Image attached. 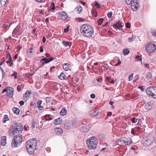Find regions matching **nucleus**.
<instances>
[{"mask_svg":"<svg viewBox=\"0 0 156 156\" xmlns=\"http://www.w3.org/2000/svg\"><path fill=\"white\" fill-rule=\"evenodd\" d=\"M36 124V122L35 121H33L32 122V127L34 128Z\"/></svg>","mask_w":156,"mask_h":156,"instance_id":"52","label":"nucleus"},{"mask_svg":"<svg viewBox=\"0 0 156 156\" xmlns=\"http://www.w3.org/2000/svg\"><path fill=\"white\" fill-rule=\"evenodd\" d=\"M72 126V128H75L77 125V124L75 121H73L71 123Z\"/></svg>","mask_w":156,"mask_h":156,"instance_id":"33","label":"nucleus"},{"mask_svg":"<svg viewBox=\"0 0 156 156\" xmlns=\"http://www.w3.org/2000/svg\"><path fill=\"white\" fill-rule=\"evenodd\" d=\"M131 8L134 11H136L139 6V2L138 0H132L130 2Z\"/></svg>","mask_w":156,"mask_h":156,"instance_id":"8","label":"nucleus"},{"mask_svg":"<svg viewBox=\"0 0 156 156\" xmlns=\"http://www.w3.org/2000/svg\"><path fill=\"white\" fill-rule=\"evenodd\" d=\"M7 55H8L9 56V59L8 61H6V63L9 66H12L13 64V62L12 59V58L9 54H7Z\"/></svg>","mask_w":156,"mask_h":156,"instance_id":"18","label":"nucleus"},{"mask_svg":"<svg viewBox=\"0 0 156 156\" xmlns=\"http://www.w3.org/2000/svg\"><path fill=\"white\" fill-rule=\"evenodd\" d=\"M62 44L65 47H67L70 44H71V42H69L63 41L62 42Z\"/></svg>","mask_w":156,"mask_h":156,"instance_id":"30","label":"nucleus"},{"mask_svg":"<svg viewBox=\"0 0 156 156\" xmlns=\"http://www.w3.org/2000/svg\"><path fill=\"white\" fill-rule=\"evenodd\" d=\"M19 104L21 106L24 105V102L23 101H21L19 102Z\"/></svg>","mask_w":156,"mask_h":156,"instance_id":"60","label":"nucleus"},{"mask_svg":"<svg viewBox=\"0 0 156 156\" xmlns=\"http://www.w3.org/2000/svg\"><path fill=\"white\" fill-rule=\"evenodd\" d=\"M51 99L50 97H47L46 98V101L47 103L50 102Z\"/></svg>","mask_w":156,"mask_h":156,"instance_id":"53","label":"nucleus"},{"mask_svg":"<svg viewBox=\"0 0 156 156\" xmlns=\"http://www.w3.org/2000/svg\"><path fill=\"white\" fill-rule=\"evenodd\" d=\"M86 143L88 149L92 150L95 149L98 144V141L95 136L90 137L86 141Z\"/></svg>","mask_w":156,"mask_h":156,"instance_id":"4","label":"nucleus"},{"mask_svg":"<svg viewBox=\"0 0 156 156\" xmlns=\"http://www.w3.org/2000/svg\"><path fill=\"white\" fill-rule=\"evenodd\" d=\"M94 5L97 7V8H98L100 7V4L97 2H95Z\"/></svg>","mask_w":156,"mask_h":156,"instance_id":"47","label":"nucleus"},{"mask_svg":"<svg viewBox=\"0 0 156 156\" xmlns=\"http://www.w3.org/2000/svg\"><path fill=\"white\" fill-rule=\"evenodd\" d=\"M125 139L123 138H120L118 139L116 141V143L119 145H125Z\"/></svg>","mask_w":156,"mask_h":156,"instance_id":"10","label":"nucleus"},{"mask_svg":"<svg viewBox=\"0 0 156 156\" xmlns=\"http://www.w3.org/2000/svg\"><path fill=\"white\" fill-rule=\"evenodd\" d=\"M154 140V136L149 135L144 139L143 144L145 146H148L152 144Z\"/></svg>","mask_w":156,"mask_h":156,"instance_id":"5","label":"nucleus"},{"mask_svg":"<svg viewBox=\"0 0 156 156\" xmlns=\"http://www.w3.org/2000/svg\"><path fill=\"white\" fill-rule=\"evenodd\" d=\"M124 23L122 21H119L116 24L112 26L113 29L118 28L119 30H122L124 26Z\"/></svg>","mask_w":156,"mask_h":156,"instance_id":"9","label":"nucleus"},{"mask_svg":"<svg viewBox=\"0 0 156 156\" xmlns=\"http://www.w3.org/2000/svg\"><path fill=\"white\" fill-rule=\"evenodd\" d=\"M67 112V111L66 109L63 108L60 112V114L62 116H64L66 115Z\"/></svg>","mask_w":156,"mask_h":156,"instance_id":"27","label":"nucleus"},{"mask_svg":"<svg viewBox=\"0 0 156 156\" xmlns=\"http://www.w3.org/2000/svg\"><path fill=\"white\" fill-rule=\"evenodd\" d=\"M12 111L14 113L18 115L20 112V109L14 107L12 109Z\"/></svg>","mask_w":156,"mask_h":156,"instance_id":"26","label":"nucleus"},{"mask_svg":"<svg viewBox=\"0 0 156 156\" xmlns=\"http://www.w3.org/2000/svg\"><path fill=\"white\" fill-rule=\"evenodd\" d=\"M62 121V119L60 118H58L55 120L54 124L56 125L59 124L61 123Z\"/></svg>","mask_w":156,"mask_h":156,"instance_id":"23","label":"nucleus"},{"mask_svg":"<svg viewBox=\"0 0 156 156\" xmlns=\"http://www.w3.org/2000/svg\"><path fill=\"white\" fill-rule=\"evenodd\" d=\"M59 16L60 18L63 20H65L67 17L66 13L64 12L60 13Z\"/></svg>","mask_w":156,"mask_h":156,"instance_id":"16","label":"nucleus"},{"mask_svg":"<svg viewBox=\"0 0 156 156\" xmlns=\"http://www.w3.org/2000/svg\"><path fill=\"white\" fill-rule=\"evenodd\" d=\"M135 38V36H132L131 37H129L128 39V41L129 42H132L133 41H134V40Z\"/></svg>","mask_w":156,"mask_h":156,"instance_id":"32","label":"nucleus"},{"mask_svg":"<svg viewBox=\"0 0 156 156\" xmlns=\"http://www.w3.org/2000/svg\"><path fill=\"white\" fill-rule=\"evenodd\" d=\"M112 14L113 13L112 12H110L108 13L107 14L108 17L109 18H111L112 15Z\"/></svg>","mask_w":156,"mask_h":156,"instance_id":"46","label":"nucleus"},{"mask_svg":"<svg viewBox=\"0 0 156 156\" xmlns=\"http://www.w3.org/2000/svg\"><path fill=\"white\" fill-rule=\"evenodd\" d=\"M93 112L94 113H93V115L94 116H97V112L96 111L94 110Z\"/></svg>","mask_w":156,"mask_h":156,"instance_id":"58","label":"nucleus"},{"mask_svg":"<svg viewBox=\"0 0 156 156\" xmlns=\"http://www.w3.org/2000/svg\"><path fill=\"white\" fill-rule=\"evenodd\" d=\"M45 55L48 59H51V57L50 55L49 54L46 53L45 54Z\"/></svg>","mask_w":156,"mask_h":156,"instance_id":"51","label":"nucleus"},{"mask_svg":"<svg viewBox=\"0 0 156 156\" xmlns=\"http://www.w3.org/2000/svg\"><path fill=\"white\" fill-rule=\"evenodd\" d=\"M104 19L103 18H100L98 20V22L99 25H101L103 23Z\"/></svg>","mask_w":156,"mask_h":156,"instance_id":"39","label":"nucleus"},{"mask_svg":"<svg viewBox=\"0 0 156 156\" xmlns=\"http://www.w3.org/2000/svg\"><path fill=\"white\" fill-rule=\"evenodd\" d=\"M42 103V101L41 100H39L37 103V106L38 107L39 109L40 110H42L44 109L43 107L41 105Z\"/></svg>","mask_w":156,"mask_h":156,"instance_id":"25","label":"nucleus"},{"mask_svg":"<svg viewBox=\"0 0 156 156\" xmlns=\"http://www.w3.org/2000/svg\"><path fill=\"white\" fill-rule=\"evenodd\" d=\"M135 129L137 131L139 132L140 130V128L139 127L137 126L135 128Z\"/></svg>","mask_w":156,"mask_h":156,"instance_id":"57","label":"nucleus"},{"mask_svg":"<svg viewBox=\"0 0 156 156\" xmlns=\"http://www.w3.org/2000/svg\"><path fill=\"white\" fill-rule=\"evenodd\" d=\"M131 133H132V134H133V135H137V134H136V132H135V129L133 128H132L131 129Z\"/></svg>","mask_w":156,"mask_h":156,"instance_id":"50","label":"nucleus"},{"mask_svg":"<svg viewBox=\"0 0 156 156\" xmlns=\"http://www.w3.org/2000/svg\"><path fill=\"white\" fill-rule=\"evenodd\" d=\"M9 119L8 118V116L7 115H5L4 116V118L3 119V122L5 123L6 122V121L7 120H9Z\"/></svg>","mask_w":156,"mask_h":156,"instance_id":"35","label":"nucleus"},{"mask_svg":"<svg viewBox=\"0 0 156 156\" xmlns=\"http://www.w3.org/2000/svg\"><path fill=\"white\" fill-rule=\"evenodd\" d=\"M132 1V0H126V2L128 5H130V4L131 1Z\"/></svg>","mask_w":156,"mask_h":156,"instance_id":"56","label":"nucleus"},{"mask_svg":"<svg viewBox=\"0 0 156 156\" xmlns=\"http://www.w3.org/2000/svg\"><path fill=\"white\" fill-rule=\"evenodd\" d=\"M131 121L133 123H136V125H139L140 120L136 118H133L130 119Z\"/></svg>","mask_w":156,"mask_h":156,"instance_id":"21","label":"nucleus"},{"mask_svg":"<svg viewBox=\"0 0 156 156\" xmlns=\"http://www.w3.org/2000/svg\"><path fill=\"white\" fill-rule=\"evenodd\" d=\"M152 77L151 74V73H148L147 76V79H150Z\"/></svg>","mask_w":156,"mask_h":156,"instance_id":"45","label":"nucleus"},{"mask_svg":"<svg viewBox=\"0 0 156 156\" xmlns=\"http://www.w3.org/2000/svg\"><path fill=\"white\" fill-rule=\"evenodd\" d=\"M76 19L79 22L82 21L84 20V19H83L82 18H76Z\"/></svg>","mask_w":156,"mask_h":156,"instance_id":"48","label":"nucleus"},{"mask_svg":"<svg viewBox=\"0 0 156 156\" xmlns=\"http://www.w3.org/2000/svg\"><path fill=\"white\" fill-rule=\"evenodd\" d=\"M53 59V58H51V59H48L46 58H44L41 60L40 61L42 63V64L43 65L44 64H47L50 62L52 61Z\"/></svg>","mask_w":156,"mask_h":156,"instance_id":"12","label":"nucleus"},{"mask_svg":"<svg viewBox=\"0 0 156 156\" xmlns=\"http://www.w3.org/2000/svg\"><path fill=\"white\" fill-rule=\"evenodd\" d=\"M14 89L10 87H8L7 94L9 97H12L14 94Z\"/></svg>","mask_w":156,"mask_h":156,"instance_id":"11","label":"nucleus"},{"mask_svg":"<svg viewBox=\"0 0 156 156\" xmlns=\"http://www.w3.org/2000/svg\"><path fill=\"white\" fill-rule=\"evenodd\" d=\"M40 51L41 52H43V48L42 46H41L40 48Z\"/></svg>","mask_w":156,"mask_h":156,"instance_id":"63","label":"nucleus"},{"mask_svg":"<svg viewBox=\"0 0 156 156\" xmlns=\"http://www.w3.org/2000/svg\"><path fill=\"white\" fill-rule=\"evenodd\" d=\"M64 127L66 129H72L71 123L67 122L64 125Z\"/></svg>","mask_w":156,"mask_h":156,"instance_id":"22","label":"nucleus"},{"mask_svg":"<svg viewBox=\"0 0 156 156\" xmlns=\"http://www.w3.org/2000/svg\"><path fill=\"white\" fill-rule=\"evenodd\" d=\"M129 50L126 48L124 49L123 51V54L124 55H126L129 53Z\"/></svg>","mask_w":156,"mask_h":156,"instance_id":"36","label":"nucleus"},{"mask_svg":"<svg viewBox=\"0 0 156 156\" xmlns=\"http://www.w3.org/2000/svg\"><path fill=\"white\" fill-rule=\"evenodd\" d=\"M126 27L128 28H130L131 27L130 24L129 22H127L126 24Z\"/></svg>","mask_w":156,"mask_h":156,"instance_id":"49","label":"nucleus"},{"mask_svg":"<svg viewBox=\"0 0 156 156\" xmlns=\"http://www.w3.org/2000/svg\"><path fill=\"white\" fill-rule=\"evenodd\" d=\"M106 80L109 83H113L114 82V81L111 79L109 77H106Z\"/></svg>","mask_w":156,"mask_h":156,"instance_id":"34","label":"nucleus"},{"mask_svg":"<svg viewBox=\"0 0 156 156\" xmlns=\"http://www.w3.org/2000/svg\"><path fill=\"white\" fill-rule=\"evenodd\" d=\"M132 98H136V101H139L140 99V98L139 95H138L137 93H135L133 94L132 96Z\"/></svg>","mask_w":156,"mask_h":156,"instance_id":"20","label":"nucleus"},{"mask_svg":"<svg viewBox=\"0 0 156 156\" xmlns=\"http://www.w3.org/2000/svg\"><path fill=\"white\" fill-rule=\"evenodd\" d=\"M54 131L55 133L58 135L61 134L63 132V130L60 128H55Z\"/></svg>","mask_w":156,"mask_h":156,"instance_id":"15","label":"nucleus"},{"mask_svg":"<svg viewBox=\"0 0 156 156\" xmlns=\"http://www.w3.org/2000/svg\"><path fill=\"white\" fill-rule=\"evenodd\" d=\"M152 33L153 36L156 37V30L154 31Z\"/></svg>","mask_w":156,"mask_h":156,"instance_id":"64","label":"nucleus"},{"mask_svg":"<svg viewBox=\"0 0 156 156\" xmlns=\"http://www.w3.org/2000/svg\"><path fill=\"white\" fill-rule=\"evenodd\" d=\"M147 93L151 96L154 98H156V87H149L146 90Z\"/></svg>","mask_w":156,"mask_h":156,"instance_id":"6","label":"nucleus"},{"mask_svg":"<svg viewBox=\"0 0 156 156\" xmlns=\"http://www.w3.org/2000/svg\"><path fill=\"white\" fill-rule=\"evenodd\" d=\"M125 145H130L132 143L131 140L130 139H125Z\"/></svg>","mask_w":156,"mask_h":156,"instance_id":"28","label":"nucleus"},{"mask_svg":"<svg viewBox=\"0 0 156 156\" xmlns=\"http://www.w3.org/2000/svg\"><path fill=\"white\" fill-rule=\"evenodd\" d=\"M6 136H3L2 137V140L1 141V144L3 146H5L6 144Z\"/></svg>","mask_w":156,"mask_h":156,"instance_id":"19","label":"nucleus"},{"mask_svg":"<svg viewBox=\"0 0 156 156\" xmlns=\"http://www.w3.org/2000/svg\"><path fill=\"white\" fill-rule=\"evenodd\" d=\"M96 79L97 81L99 83H101L102 81V77L101 76L97 77Z\"/></svg>","mask_w":156,"mask_h":156,"instance_id":"40","label":"nucleus"},{"mask_svg":"<svg viewBox=\"0 0 156 156\" xmlns=\"http://www.w3.org/2000/svg\"><path fill=\"white\" fill-rule=\"evenodd\" d=\"M37 144V140L35 138L28 140L26 143L27 150L28 153L30 154H33L36 149Z\"/></svg>","mask_w":156,"mask_h":156,"instance_id":"3","label":"nucleus"},{"mask_svg":"<svg viewBox=\"0 0 156 156\" xmlns=\"http://www.w3.org/2000/svg\"><path fill=\"white\" fill-rule=\"evenodd\" d=\"M77 10L79 13H80L82 10V7L80 5L78 6L77 7Z\"/></svg>","mask_w":156,"mask_h":156,"instance_id":"41","label":"nucleus"},{"mask_svg":"<svg viewBox=\"0 0 156 156\" xmlns=\"http://www.w3.org/2000/svg\"><path fill=\"white\" fill-rule=\"evenodd\" d=\"M27 53L29 55L28 56L30 57L33 55L32 48H31L30 50H28Z\"/></svg>","mask_w":156,"mask_h":156,"instance_id":"37","label":"nucleus"},{"mask_svg":"<svg viewBox=\"0 0 156 156\" xmlns=\"http://www.w3.org/2000/svg\"><path fill=\"white\" fill-rule=\"evenodd\" d=\"M32 94L30 90H27L24 94H23V98L24 99L27 100L29 98L31 94Z\"/></svg>","mask_w":156,"mask_h":156,"instance_id":"14","label":"nucleus"},{"mask_svg":"<svg viewBox=\"0 0 156 156\" xmlns=\"http://www.w3.org/2000/svg\"><path fill=\"white\" fill-rule=\"evenodd\" d=\"M90 97L93 99H94L95 97V94H91L90 95Z\"/></svg>","mask_w":156,"mask_h":156,"instance_id":"61","label":"nucleus"},{"mask_svg":"<svg viewBox=\"0 0 156 156\" xmlns=\"http://www.w3.org/2000/svg\"><path fill=\"white\" fill-rule=\"evenodd\" d=\"M23 130V127L20 123H16L12 125L9 128L8 134L10 136H15L12 140V146L13 148L19 146L22 142V135H20Z\"/></svg>","mask_w":156,"mask_h":156,"instance_id":"1","label":"nucleus"},{"mask_svg":"<svg viewBox=\"0 0 156 156\" xmlns=\"http://www.w3.org/2000/svg\"><path fill=\"white\" fill-rule=\"evenodd\" d=\"M80 31L83 35L86 37H91L94 34L93 27L87 24H83L80 28Z\"/></svg>","mask_w":156,"mask_h":156,"instance_id":"2","label":"nucleus"},{"mask_svg":"<svg viewBox=\"0 0 156 156\" xmlns=\"http://www.w3.org/2000/svg\"><path fill=\"white\" fill-rule=\"evenodd\" d=\"M138 88H139L140 89V90L142 91H144V89H145L144 88L142 87V86H139L138 87Z\"/></svg>","mask_w":156,"mask_h":156,"instance_id":"54","label":"nucleus"},{"mask_svg":"<svg viewBox=\"0 0 156 156\" xmlns=\"http://www.w3.org/2000/svg\"><path fill=\"white\" fill-rule=\"evenodd\" d=\"M58 77L60 80H63L65 79L66 76L65 75V74L63 73V72H62V73H61L60 75H59L58 76Z\"/></svg>","mask_w":156,"mask_h":156,"instance_id":"29","label":"nucleus"},{"mask_svg":"<svg viewBox=\"0 0 156 156\" xmlns=\"http://www.w3.org/2000/svg\"><path fill=\"white\" fill-rule=\"evenodd\" d=\"M50 115H46L45 116V119L47 120H51L52 119L50 117H49Z\"/></svg>","mask_w":156,"mask_h":156,"instance_id":"42","label":"nucleus"},{"mask_svg":"<svg viewBox=\"0 0 156 156\" xmlns=\"http://www.w3.org/2000/svg\"><path fill=\"white\" fill-rule=\"evenodd\" d=\"M63 69L66 71L70 70L71 68V66L70 65L65 63L63 65Z\"/></svg>","mask_w":156,"mask_h":156,"instance_id":"17","label":"nucleus"},{"mask_svg":"<svg viewBox=\"0 0 156 156\" xmlns=\"http://www.w3.org/2000/svg\"><path fill=\"white\" fill-rule=\"evenodd\" d=\"M8 0H1V4H2L3 3V4H5L6 3V2L8 1Z\"/></svg>","mask_w":156,"mask_h":156,"instance_id":"55","label":"nucleus"},{"mask_svg":"<svg viewBox=\"0 0 156 156\" xmlns=\"http://www.w3.org/2000/svg\"><path fill=\"white\" fill-rule=\"evenodd\" d=\"M17 73L16 72H14L12 76H14V78L16 79L17 77Z\"/></svg>","mask_w":156,"mask_h":156,"instance_id":"43","label":"nucleus"},{"mask_svg":"<svg viewBox=\"0 0 156 156\" xmlns=\"http://www.w3.org/2000/svg\"><path fill=\"white\" fill-rule=\"evenodd\" d=\"M156 48V46L152 43H148L146 46V50L148 53L154 52Z\"/></svg>","mask_w":156,"mask_h":156,"instance_id":"7","label":"nucleus"},{"mask_svg":"<svg viewBox=\"0 0 156 156\" xmlns=\"http://www.w3.org/2000/svg\"><path fill=\"white\" fill-rule=\"evenodd\" d=\"M20 27L18 26L16 27L14 30L12 32V34H16L17 32H19V31H20Z\"/></svg>","mask_w":156,"mask_h":156,"instance_id":"31","label":"nucleus"},{"mask_svg":"<svg viewBox=\"0 0 156 156\" xmlns=\"http://www.w3.org/2000/svg\"><path fill=\"white\" fill-rule=\"evenodd\" d=\"M146 109L147 110H150L152 108V107L151 105V102H148L145 105V106Z\"/></svg>","mask_w":156,"mask_h":156,"instance_id":"24","label":"nucleus"},{"mask_svg":"<svg viewBox=\"0 0 156 156\" xmlns=\"http://www.w3.org/2000/svg\"><path fill=\"white\" fill-rule=\"evenodd\" d=\"M90 129V126L89 125L84 126L81 128V131L84 133L88 132Z\"/></svg>","mask_w":156,"mask_h":156,"instance_id":"13","label":"nucleus"},{"mask_svg":"<svg viewBox=\"0 0 156 156\" xmlns=\"http://www.w3.org/2000/svg\"><path fill=\"white\" fill-rule=\"evenodd\" d=\"M52 6V7L51 8V9H49L48 10V11L49 12H50V11H53L55 9V4L53 2L51 3V7Z\"/></svg>","mask_w":156,"mask_h":156,"instance_id":"38","label":"nucleus"},{"mask_svg":"<svg viewBox=\"0 0 156 156\" xmlns=\"http://www.w3.org/2000/svg\"><path fill=\"white\" fill-rule=\"evenodd\" d=\"M144 65H145V67L147 69H149L150 68V67L149 66V64H145Z\"/></svg>","mask_w":156,"mask_h":156,"instance_id":"62","label":"nucleus"},{"mask_svg":"<svg viewBox=\"0 0 156 156\" xmlns=\"http://www.w3.org/2000/svg\"><path fill=\"white\" fill-rule=\"evenodd\" d=\"M133 74L132 73L128 77L129 80L131 81L133 79Z\"/></svg>","mask_w":156,"mask_h":156,"instance_id":"44","label":"nucleus"},{"mask_svg":"<svg viewBox=\"0 0 156 156\" xmlns=\"http://www.w3.org/2000/svg\"><path fill=\"white\" fill-rule=\"evenodd\" d=\"M121 63V61L119 60L118 62H117L115 64V66H118V65H119L120 63Z\"/></svg>","mask_w":156,"mask_h":156,"instance_id":"59","label":"nucleus"}]
</instances>
